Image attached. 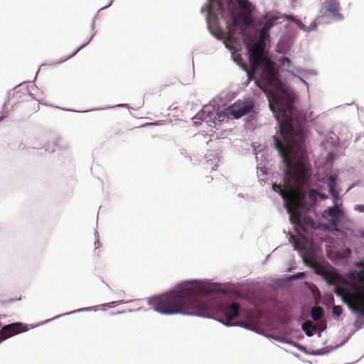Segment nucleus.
Instances as JSON below:
<instances>
[{"label": "nucleus", "instance_id": "50", "mask_svg": "<svg viewBox=\"0 0 364 364\" xmlns=\"http://www.w3.org/2000/svg\"><path fill=\"white\" fill-rule=\"evenodd\" d=\"M8 116V112L6 111H1L0 112V120L6 118Z\"/></svg>", "mask_w": 364, "mask_h": 364}, {"label": "nucleus", "instance_id": "49", "mask_svg": "<svg viewBox=\"0 0 364 364\" xmlns=\"http://www.w3.org/2000/svg\"><path fill=\"white\" fill-rule=\"evenodd\" d=\"M247 80L246 81V82L245 83V86H247L249 85V83L252 80V75L250 74V73L249 71L247 70Z\"/></svg>", "mask_w": 364, "mask_h": 364}, {"label": "nucleus", "instance_id": "25", "mask_svg": "<svg viewBox=\"0 0 364 364\" xmlns=\"http://www.w3.org/2000/svg\"><path fill=\"white\" fill-rule=\"evenodd\" d=\"M241 105L242 106L243 112L245 115L251 113L254 111L255 104L252 101L242 102Z\"/></svg>", "mask_w": 364, "mask_h": 364}, {"label": "nucleus", "instance_id": "62", "mask_svg": "<svg viewBox=\"0 0 364 364\" xmlns=\"http://www.w3.org/2000/svg\"><path fill=\"white\" fill-rule=\"evenodd\" d=\"M294 355L295 357H297V358H299V355L298 353H294Z\"/></svg>", "mask_w": 364, "mask_h": 364}, {"label": "nucleus", "instance_id": "38", "mask_svg": "<svg viewBox=\"0 0 364 364\" xmlns=\"http://www.w3.org/2000/svg\"><path fill=\"white\" fill-rule=\"evenodd\" d=\"M289 241L292 245L294 250L298 251L299 246H298L297 243L296 242L294 236L292 234H289Z\"/></svg>", "mask_w": 364, "mask_h": 364}, {"label": "nucleus", "instance_id": "27", "mask_svg": "<svg viewBox=\"0 0 364 364\" xmlns=\"http://www.w3.org/2000/svg\"><path fill=\"white\" fill-rule=\"evenodd\" d=\"M337 224H338L337 223L331 220H329L328 223H327V224L323 223L321 227L325 230L330 231V232H334V231H338V229L336 228Z\"/></svg>", "mask_w": 364, "mask_h": 364}, {"label": "nucleus", "instance_id": "52", "mask_svg": "<svg viewBox=\"0 0 364 364\" xmlns=\"http://www.w3.org/2000/svg\"><path fill=\"white\" fill-rule=\"evenodd\" d=\"M26 94H28L33 100L39 101V100H38L35 97V95L31 92V90L29 89H28V92H27Z\"/></svg>", "mask_w": 364, "mask_h": 364}, {"label": "nucleus", "instance_id": "12", "mask_svg": "<svg viewBox=\"0 0 364 364\" xmlns=\"http://www.w3.org/2000/svg\"><path fill=\"white\" fill-rule=\"evenodd\" d=\"M267 336L272 338L273 340H274L276 341L283 343H287V344H289V346H294L299 350L304 352V353L306 351V346H304L301 344H299V343H296L289 338H284V337H282L279 336L272 335V334H268Z\"/></svg>", "mask_w": 364, "mask_h": 364}, {"label": "nucleus", "instance_id": "8", "mask_svg": "<svg viewBox=\"0 0 364 364\" xmlns=\"http://www.w3.org/2000/svg\"><path fill=\"white\" fill-rule=\"evenodd\" d=\"M326 11L328 12L334 21H342L344 17L339 12L340 3L338 0H325L323 2Z\"/></svg>", "mask_w": 364, "mask_h": 364}, {"label": "nucleus", "instance_id": "20", "mask_svg": "<svg viewBox=\"0 0 364 364\" xmlns=\"http://www.w3.org/2000/svg\"><path fill=\"white\" fill-rule=\"evenodd\" d=\"M228 115H229V112L228 110V107L223 110L217 109L215 111V114L213 115V119L212 120L215 122V125H216L218 122H221L224 121V119L226 117H228Z\"/></svg>", "mask_w": 364, "mask_h": 364}, {"label": "nucleus", "instance_id": "63", "mask_svg": "<svg viewBox=\"0 0 364 364\" xmlns=\"http://www.w3.org/2000/svg\"><path fill=\"white\" fill-rule=\"evenodd\" d=\"M144 101H143V102H142L139 105V107H142V106L144 105Z\"/></svg>", "mask_w": 364, "mask_h": 364}, {"label": "nucleus", "instance_id": "1", "mask_svg": "<svg viewBox=\"0 0 364 364\" xmlns=\"http://www.w3.org/2000/svg\"><path fill=\"white\" fill-rule=\"evenodd\" d=\"M228 289L220 283L210 279H189L176 284L173 289L159 296L148 298L147 302L154 311L163 315L183 314L214 319L225 326H241L245 324L234 322L240 316L241 307L238 302H222L216 296L225 294Z\"/></svg>", "mask_w": 364, "mask_h": 364}, {"label": "nucleus", "instance_id": "2", "mask_svg": "<svg viewBox=\"0 0 364 364\" xmlns=\"http://www.w3.org/2000/svg\"><path fill=\"white\" fill-rule=\"evenodd\" d=\"M287 132L299 150L290 151L282 146L276 136H272L273 146L282 159L284 165L282 172L287 179L296 178L300 171L306 168V150L305 141L307 137V129L304 125L296 127H289Z\"/></svg>", "mask_w": 364, "mask_h": 364}, {"label": "nucleus", "instance_id": "14", "mask_svg": "<svg viewBox=\"0 0 364 364\" xmlns=\"http://www.w3.org/2000/svg\"><path fill=\"white\" fill-rule=\"evenodd\" d=\"M239 6L249 14H255L256 7L249 0H236Z\"/></svg>", "mask_w": 364, "mask_h": 364}, {"label": "nucleus", "instance_id": "7", "mask_svg": "<svg viewBox=\"0 0 364 364\" xmlns=\"http://www.w3.org/2000/svg\"><path fill=\"white\" fill-rule=\"evenodd\" d=\"M42 149H45L48 153H54L56 149L59 150H68L70 149V144L65 141L61 136H55L51 141V144L46 143Z\"/></svg>", "mask_w": 364, "mask_h": 364}, {"label": "nucleus", "instance_id": "56", "mask_svg": "<svg viewBox=\"0 0 364 364\" xmlns=\"http://www.w3.org/2000/svg\"><path fill=\"white\" fill-rule=\"evenodd\" d=\"M94 245H95V248H96V249L99 247V246H100V241H99V240H98V239H97V240L95 241Z\"/></svg>", "mask_w": 364, "mask_h": 364}, {"label": "nucleus", "instance_id": "9", "mask_svg": "<svg viewBox=\"0 0 364 364\" xmlns=\"http://www.w3.org/2000/svg\"><path fill=\"white\" fill-rule=\"evenodd\" d=\"M26 82L21 83L16 85L14 90H10L7 94V100L3 105V109H5L7 102L11 97H14L17 101L23 100V97L26 95V92H28V86L26 85L23 87H21Z\"/></svg>", "mask_w": 364, "mask_h": 364}, {"label": "nucleus", "instance_id": "23", "mask_svg": "<svg viewBox=\"0 0 364 364\" xmlns=\"http://www.w3.org/2000/svg\"><path fill=\"white\" fill-rule=\"evenodd\" d=\"M315 274L320 276L323 280L326 282V284L328 286H336V283L334 281L330 278V277L322 269H320L318 267L316 269H314Z\"/></svg>", "mask_w": 364, "mask_h": 364}, {"label": "nucleus", "instance_id": "41", "mask_svg": "<svg viewBox=\"0 0 364 364\" xmlns=\"http://www.w3.org/2000/svg\"><path fill=\"white\" fill-rule=\"evenodd\" d=\"M303 262H304V264L306 267H308L309 268H310L311 269H312L314 272V269H316L318 268V267H317L315 264H314V263H312V262H311L307 261V260H306V259H304V257H303Z\"/></svg>", "mask_w": 364, "mask_h": 364}, {"label": "nucleus", "instance_id": "30", "mask_svg": "<svg viewBox=\"0 0 364 364\" xmlns=\"http://www.w3.org/2000/svg\"><path fill=\"white\" fill-rule=\"evenodd\" d=\"M277 60L280 67H284L285 65L289 67L291 65V60L290 58L284 55L279 58Z\"/></svg>", "mask_w": 364, "mask_h": 364}, {"label": "nucleus", "instance_id": "60", "mask_svg": "<svg viewBox=\"0 0 364 364\" xmlns=\"http://www.w3.org/2000/svg\"><path fill=\"white\" fill-rule=\"evenodd\" d=\"M206 178H207L208 182H210V181L213 180V178L211 176H207Z\"/></svg>", "mask_w": 364, "mask_h": 364}, {"label": "nucleus", "instance_id": "5", "mask_svg": "<svg viewBox=\"0 0 364 364\" xmlns=\"http://www.w3.org/2000/svg\"><path fill=\"white\" fill-rule=\"evenodd\" d=\"M215 107L214 105L209 103L208 105H204L202 109L197 112V114L193 117L194 119H200L201 121H205L206 123L211 127H215V122L213 121V115L215 114Z\"/></svg>", "mask_w": 364, "mask_h": 364}, {"label": "nucleus", "instance_id": "64", "mask_svg": "<svg viewBox=\"0 0 364 364\" xmlns=\"http://www.w3.org/2000/svg\"><path fill=\"white\" fill-rule=\"evenodd\" d=\"M305 362L307 363H309V364H313L311 361H309V360L305 361Z\"/></svg>", "mask_w": 364, "mask_h": 364}, {"label": "nucleus", "instance_id": "36", "mask_svg": "<svg viewBox=\"0 0 364 364\" xmlns=\"http://www.w3.org/2000/svg\"><path fill=\"white\" fill-rule=\"evenodd\" d=\"M127 107L129 109L131 108L127 104H118V105H114L105 106V107L95 108V109H92V110L104 109L112 108V107Z\"/></svg>", "mask_w": 364, "mask_h": 364}, {"label": "nucleus", "instance_id": "16", "mask_svg": "<svg viewBox=\"0 0 364 364\" xmlns=\"http://www.w3.org/2000/svg\"><path fill=\"white\" fill-rule=\"evenodd\" d=\"M96 311L97 309H95L94 306H91V307H84V308H81V309H76V310H74V311H69V312H67V313H65V314H60V315H58V316H54L53 318H49V319H47L43 323H48L50 321H53V320H55V319H58L62 316H68V315H72V314H77V313H79V312H84V311Z\"/></svg>", "mask_w": 364, "mask_h": 364}, {"label": "nucleus", "instance_id": "54", "mask_svg": "<svg viewBox=\"0 0 364 364\" xmlns=\"http://www.w3.org/2000/svg\"><path fill=\"white\" fill-rule=\"evenodd\" d=\"M358 235L362 237H364V230L363 229H360L358 230Z\"/></svg>", "mask_w": 364, "mask_h": 364}, {"label": "nucleus", "instance_id": "55", "mask_svg": "<svg viewBox=\"0 0 364 364\" xmlns=\"http://www.w3.org/2000/svg\"><path fill=\"white\" fill-rule=\"evenodd\" d=\"M357 186V183H351V185L348 188V189L346 190V192L349 191L350 189H352L353 188H354L355 186Z\"/></svg>", "mask_w": 364, "mask_h": 364}, {"label": "nucleus", "instance_id": "21", "mask_svg": "<svg viewBox=\"0 0 364 364\" xmlns=\"http://www.w3.org/2000/svg\"><path fill=\"white\" fill-rule=\"evenodd\" d=\"M92 36L88 37L87 39H85V42L81 46H80L76 50H75L71 54H70L68 56L65 58H62L59 61H58V63H63L70 59V58L75 56L81 49H82L89 43V42L92 39ZM55 63H57V62H55Z\"/></svg>", "mask_w": 364, "mask_h": 364}, {"label": "nucleus", "instance_id": "17", "mask_svg": "<svg viewBox=\"0 0 364 364\" xmlns=\"http://www.w3.org/2000/svg\"><path fill=\"white\" fill-rule=\"evenodd\" d=\"M310 316L313 321H316L324 317L325 311L321 306H314L311 309Z\"/></svg>", "mask_w": 364, "mask_h": 364}, {"label": "nucleus", "instance_id": "39", "mask_svg": "<svg viewBox=\"0 0 364 364\" xmlns=\"http://www.w3.org/2000/svg\"><path fill=\"white\" fill-rule=\"evenodd\" d=\"M231 57L233 61L237 63L238 65H240V63L242 62V58L240 54L232 53Z\"/></svg>", "mask_w": 364, "mask_h": 364}, {"label": "nucleus", "instance_id": "4", "mask_svg": "<svg viewBox=\"0 0 364 364\" xmlns=\"http://www.w3.org/2000/svg\"><path fill=\"white\" fill-rule=\"evenodd\" d=\"M206 10L205 21L208 30L217 40H220L223 30L218 25L219 16L225 18L227 15L230 21L235 22L234 12L230 8V1H228L226 6L222 0H208L207 7L203 6L200 12L203 14Z\"/></svg>", "mask_w": 364, "mask_h": 364}, {"label": "nucleus", "instance_id": "6", "mask_svg": "<svg viewBox=\"0 0 364 364\" xmlns=\"http://www.w3.org/2000/svg\"><path fill=\"white\" fill-rule=\"evenodd\" d=\"M345 214L344 208L341 203L338 204L337 201H334L333 205L329 206L322 213V217L326 219L328 216L336 223H338L340 218Z\"/></svg>", "mask_w": 364, "mask_h": 364}, {"label": "nucleus", "instance_id": "34", "mask_svg": "<svg viewBox=\"0 0 364 364\" xmlns=\"http://www.w3.org/2000/svg\"><path fill=\"white\" fill-rule=\"evenodd\" d=\"M337 186H330L328 187V192L331 195V196L333 198L334 201H337L339 199V193L336 190Z\"/></svg>", "mask_w": 364, "mask_h": 364}, {"label": "nucleus", "instance_id": "61", "mask_svg": "<svg viewBox=\"0 0 364 364\" xmlns=\"http://www.w3.org/2000/svg\"><path fill=\"white\" fill-rule=\"evenodd\" d=\"M95 235L96 238L99 237V234H98L97 231H95Z\"/></svg>", "mask_w": 364, "mask_h": 364}, {"label": "nucleus", "instance_id": "40", "mask_svg": "<svg viewBox=\"0 0 364 364\" xmlns=\"http://www.w3.org/2000/svg\"><path fill=\"white\" fill-rule=\"evenodd\" d=\"M333 291L337 296L341 298L342 302L348 299L338 288H335Z\"/></svg>", "mask_w": 364, "mask_h": 364}, {"label": "nucleus", "instance_id": "46", "mask_svg": "<svg viewBox=\"0 0 364 364\" xmlns=\"http://www.w3.org/2000/svg\"><path fill=\"white\" fill-rule=\"evenodd\" d=\"M313 191L315 193L316 197L319 196V198H320V199L321 200H325L327 198V196L325 193H320V192L316 191Z\"/></svg>", "mask_w": 364, "mask_h": 364}, {"label": "nucleus", "instance_id": "24", "mask_svg": "<svg viewBox=\"0 0 364 364\" xmlns=\"http://www.w3.org/2000/svg\"><path fill=\"white\" fill-rule=\"evenodd\" d=\"M113 1L114 0H109V4L107 5H106V6H105L102 7L101 9H100L98 10L97 13L96 14V15L93 17L91 25H90V28H91V31H92L91 36H92V37L96 33V31H95V20L97 18V16L99 12L101 11L102 10H104V9H105L107 8L110 7L112 6V4Z\"/></svg>", "mask_w": 364, "mask_h": 364}, {"label": "nucleus", "instance_id": "26", "mask_svg": "<svg viewBox=\"0 0 364 364\" xmlns=\"http://www.w3.org/2000/svg\"><path fill=\"white\" fill-rule=\"evenodd\" d=\"M261 63L262 66L268 70L272 69L274 66V62L267 55L262 57Z\"/></svg>", "mask_w": 364, "mask_h": 364}, {"label": "nucleus", "instance_id": "35", "mask_svg": "<svg viewBox=\"0 0 364 364\" xmlns=\"http://www.w3.org/2000/svg\"><path fill=\"white\" fill-rule=\"evenodd\" d=\"M316 198L317 197H316L315 193L313 191H311L309 195L310 206L314 207L316 205V201H317Z\"/></svg>", "mask_w": 364, "mask_h": 364}, {"label": "nucleus", "instance_id": "13", "mask_svg": "<svg viewBox=\"0 0 364 364\" xmlns=\"http://www.w3.org/2000/svg\"><path fill=\"white\" fill-rule=\"evenodd\" d=\"M338 347V346H336L335 347L328 346H326L321 349L311 350H309L306 348V351L305 352V353L307 355H323L328 354L330 352H331L333 350L337 348Z\"/></svg>", "mask_w": 364, "mask_h": 364}, {"label": "nucleus", "instance_id": "48", "mask_svg": "<svg viewBox=\"0 0 364 364\" xmlns=\"http://www.w3.org/2000/svg\"><path fill=\"white\" fill-rule=\"evenodd\" d=\"M294 77L297 78L298 80H299L305 86H306L308 87V83L306 80H304V79H302L300 76L293 73L292 72H289Z\"/></svg>", "mask_w": 364, "mask_h": 364}, {"label": "nucleus", "instance_id": "15", "mask_svg": "<svg viewBox=\"0 0 364 364\" xmlns=\"http://www.w3.org/2000/svg\"><path fill=\"white\" fill-rule=\"evenodd\" d=\"M355 319L353 326L356 331L361 329L364 326V307L361 308L357 313H355Z\"/></svg>", "mask_w": 364, "mask_h": 364}, {"label": "nucleus", "instance_id": "29", "mask_svg": "<svg viewBox=\"0 0 364 364\" xmlns=\"http://www.w3.org/2000/svg\"><path fill=\"white\" fill-rule=\"evenodd\" d=\"M343 304H345L348 309L350 310V311L354 314L355 313H357L358 311H359L361 308H359L358 306L353 304L350 301H349L348 299H346L343 301Z\"/></svg>", "mask_w": 364, "mask_h": 364}, {"label": "nucleus", "instance_id": "53", "mask_svg": "<svg viewBox=\"0 0 364 364\" xmlns=\"http://www.w3.org/2000/svg\"><path fill=\"white\" fill-rule=\"evenodd\" d=\"M259 171H261L262 175H267V171L265 167H260L259 168Z\"/></svg>", "mask_w": 364, "mask_h": 364}, {"label": "nucleus", "instance_id": "11", "mask_svg": "<svg viewBox=\"0 0 364 364\" xmlns=\"http://www.w3.org/2000/svg\"><path fill=\"white\" fill-rule=\"evenodd\" d=\"M241 104L242 101L237 100L234 104L228 107L229 114L232 115L236 119H238L245 115Z\"/></svg>", "mask_w": 364, "mask_h": 364}, {"label": "nucleus", "instance_id": "47", "mask_svg": "<svg viewBox=\"0 0 364 364\" xmlns=\"http://www.w3.org/2000/svg\"><path fill=\"white\" fill-rule=\"evenodd\" d=\"M284 207L287 209V213L289 215V220H290L291 223L294 224L295 223H294V220L292 217V211H291V208L287 206H284Z\"/></svg>", "mask_w": 364, "mask_h": 364}, {"label": "nucleus", "instance_id": "3", "mask_svg": "<svg viewBox=\"0 0 364 364\" xmlns=\"http://www.w3.org/2000/svg\"><path fill=\"white\" fill-rule=\"evenodd\" d=\"M297 96L294 92H286L282 97H275L269 102V107L277 120V133L282 137L285 135L284 120H291L298 112L294 105Z\"/></svg>", "mask_w": 364, "mask_h": 364}, {"label": "nucleus", "instance_id": "19", "mask_svg": "<svg viewBox=\"0 0 364 364\" xmlns=\"http://www.w3.org/2000/svg\"><path fill=\"white\" fill-rule=\"evenodd\" d=\"M245 47L250 61L256 63L257 62V50L255 46L246 44Z\"/></svg>", "mask_w": 364, "mask_h": 364}, {"label": "nucleus", "instance_id": "18", "mask_svg": "<svg viewBox=\"0 0 364 364\" xmlns=\"http://www.w3.org/2000/svg\"><path fill=\"white\" fill-rule=\"evenodd\" d=\"M301 328L308 337L313 336L316 330L315 326L310 321L303 322L301 325Z\"/></svg>", "mask_w": 364, "mask_h": 364}, {"label": "nucleus", "instance_id": "58", "mask_svg": "<svg viewBox=\"0 0 364 364\" xmlns=\"http://www.w3.org/2000/svg\"><path fill=\"white\" fill-rule=\"evenodd\" d=\"M215 161V159H213V160L212 159H209V160L207 161V162L210 163V165H213L214 164Z\"/></svg>", "mask_w": 364, "mask_h": 364}, {"label": "nucleus", "instance_id": "57", "mask_svg": "<svg viewBox=\"0 0 364 364\" xmlns=\"http://www.w3.org/2000/svg\"><path fill=\"white\" fill-rule=\"evenodd\" d=\"M118 295L119 296H124L125 295V292L124 291H121L120 292L118 293Z\"/></svg>", "mask_w": 364, "mask_h": 364}, {"label": "nucleus", "instance_id": "37", "mask_svg": "<svg viewBox=\"0 0 364 364\" xmlns=\"http://www.w3.org/2000/svg\"><path fill=\"white\" fill-rule=\"evenodd\" d=\"M124 302L122 300H120V301H112V302H109V303H105V304H101V306H107L109 308H112L114 306H118V305L124 304Z\"/></svg>", "mask_w": 364, "mask_h": 364}, {"label": "nucleus", "instance_id": "33", "mask_svg": "<svg viewBox=\"0 0 364 364\" xmlns=\"http://www.w3.org/2000/svg\"><path fill=\"white\" fill-rule=\"evenodd\" d=\"M290 21L294 23L296 25V26L304 32H305V31L307 30V26L304 25L300 20L292 17Z\"/></svg>", "mask_w": 364, "mask_h": 364}, {"label": "nucleus", "instance_id": "42", "mask_svg": "<svg viewBox=\"0 0 364 364\" xmlns=\"http://www.w3.org/2000/svg\"><path fill=\"white\" fill-rule=\"evenodd\" d=\"M354 266L360 269V272L364 270V258L355 262Z\"/></svg>", "mask_w": 364, "mask_h": 364}, {"label": "nucleus", "instance_id": "59", "mask_svg": "<svg viewBox=\"0 0 364 364\" xmlns=\"http://www.w3.org/2000/svg\"><path fill=\"white\" fill-rule=\"evenodd\" d=\"M69 111H71V112H87V110H84V111H76V110H73V109H69Z\"/></svg>", "mask_w": 364, "mask_h": 364}, {"label": "nucleus", "instance_id": "22", "mask_svg": "<svg viewBox=\"0 0 364 364\" xmlns=\"http://www.w3.org/2000/svg\"><path fill=\"white\" fill-rule=\"evenodd\" d=\"M92 36L88 37L87 39H85V42L81 46H80L76 50H75L71 54H70L68 56L65 58H62L59 61H58V63H63L70 59V58L75 56L81 49H82L89 43V42L92 39ZM55 63H57V62H55Z\"/></svg>", "mask_w": 364, "mask_h": 364}, {"label": "nucleus", "instance_id": "51", "mask_svg": "<svg viewBox=\"0 0 364 364\" xmlns=\"http://www.w3.org/2000/svg\"><path fill=\"white\" fill-rule=\"evenodd\" d=\"M179 154L183 157H187V151L185 149H180Z\"/></svg>", "mask_w": 364, "mask_h": 364}, {"label": "nucleus", "instance_id": "28", "mask_svg": "<svg viewBox=\"0 0 364 364\" xmlns=\"http://www.w3.org/2000/svg\"><path fill=\"white\" fill-rule=\"evenodd\" d=\"M272 190L277 193L279 196H281L283 200H286L287 199V197L285 194V193L282 191L281 186L277 183H272Z\"/></svg>", "mask_w": 364, "mask_h": 364}, {"label": "nucleus", "instance_id": "10", "mask_svg": "<svg viewBox=\"0 0 364 364\" xmlns=\"http://www.w3.org/2000/svg\"><path fill=\"white\" fill-rule=\"evenodd\" d=\"M263 17L266 21L259 31V36L260 38H267L269 37V31L272 27H274L278 18L274 16H269L267 14H266Z\"/></svg>", "mask_w": 364, "mask_h": 364}, {"label": "nucleus", "instance_id": "43", "mask_svg": "<svg viewBox=\"0 0 364 364\" xmlns=\"http://www.w3.org/2000/svg\"><path fill=\"white\" fill-rule=\"evenodd\" d=\"M353 210L356 212L364 213V204H359V205H354Z\"/></svg>", "mask_w": 364, "mask_h": 364}, {"label": "nucleus", "instance_id": "44", "mask_svg": "<svg viewBox=\"0 0 364 364\" xmlns=\"http://www.w3.org/2000/svg\"><path fill=\"white\" fill-rule=\"evenodd\" d=\"M318 23L317 22H314L310 24L309 26H307V30L305 31L306 33H309L311 31H314L317 28Z\"/></svg>", "mask_w": 364, "mask_h": 364}, {"label": "nucleus", "instance_id": "45", "mask_svg": "<svg viewBox=\"0 0 364 364\" xmlns=\"http://www.w3.org/2000/svg\"><path fill=\"white\" fill-rule=\"evenodd\" d=\"M304 276V272H297L291 276H289V277L292 278L294 279H299L303 278Z\"/></svg>", "mask_w": 364, "mask_h": 364}, {"label": "nucleus", "instance_id": "32", "mask_svg": "<svg viewBox=\"0 0 364 364\" xmlns=\"http://www.w3.org/2000/svg\"><path fill=\"white\" fill-rule=\"evenodd\" d=\"M343 313V308L340 305H333L332 307V314L334 317L340 316Z\"/></svg>", "mask_w": 364, "mask_h": 364}, {"label": "nucleus", "instance_id": "31", "mask_svg": "<svg viewBox=\"0 0 364 364\" xmlns=\"http://www.w3.org/2000/svg\"><path fill=\"white\" fill-rule=\"evenodd\" d=\"M337 181H338V177L336 175H335V174L329 175L328 177V183H327L328 187H330L332 186H338Z\"/></svg>", "mask_w": 364, "mask_h": 364}]
</instances>
